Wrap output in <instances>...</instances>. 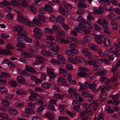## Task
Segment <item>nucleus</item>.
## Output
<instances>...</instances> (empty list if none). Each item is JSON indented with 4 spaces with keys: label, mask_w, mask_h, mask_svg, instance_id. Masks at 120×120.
<instances>
[{
    "label": "nucleus",
    "mask_w": 120,
    "mask_h": 120,
    "mask_svg": "<svg viewBox=\"0 0 120 120\" xmlns=\"http://www.w3.org/2000/svg\"><path fill=\"white\" fill-rule=\"evenodd\" d=\"M0 92L3 94H6L8 93V90L6 87L1 86L0 87Z\"/></svg>",
    "instance_id": "c756f323"
},
{
    "label": "nucleus",
    "mask_w": 120,
    "mask_h": 120,
    "mask_svg": "<svg viewBox=\"0 0 120 120\" xmlns=\"http://www.w3.org/2000/svg\"><path fill=\"white\" fill-rule=\"evenodd\" d=\"M98 81L96 80L92 84H90L89 85V88L90 89H93L95 88L96 86L98 84Z\"/></svg>",
    "instance_id": "a878e982"
},
{
    "label": "nucleus",
    "mask_w": 120,
    "mask_h": 120,
    "mask_svg": "<svg viewBox=\"0 0 120 120\" xmlns=\"http://www.w3.org/2000/svg\"><path fill=\"white\" fill-rule=\"evenodd\" d=\"M74 94L76 98L78 99L80 101H82V98L79 94L75 92Z\"/></svg>",
    "instance_id": "37998d69"
},
{
    "label": "nucleus",
    "mask_w": 120,
    "mask_h": 120,
    "mask_svg": "<svg viewBox=\"0 0 120 120\" xmlns=\"http://www.w3.org/2000/svg\"><path fill=\"white\" fill-rule=\"evenodd\" d=\"M88 46L92 51H96L98 49V46L95 45L91 43H89L88 45Z\"/></svg>",
    "instance_id": "f8f14e48"
},
{
    "label": "nucleus",
    "mask_w": 120,
    "mask_h": 120,
    "mask_svg": "<svg viewBox=\"0 0 120 120\" xmlns=\"http://www.w3.org/2000/svg\"><path fill=\"white\" fill-rule=\"evenodd\" d=\"M17 80L19 82L22 84H25L26 83L25 79L21 76H18L17 77Z\"/></svg>",
    "instance_id": "6e6552de"
},
{
    "label": "nucleus",
    "mask_w": 120,
    "mask_h": 120,
    "mask_svg": "<svg viewBox=\"0 0 120 120\" xmlns=\"http://www.w3.org/2000/svg\"><path fill=\"white\" fill-rule=\"evenodd\" d=\"M51 85V84L49 83H42L41 86L45 89H47L50 87V86Z\"/></svg>",
    "instance_id": "393cba45"
},
{
    "label": "nucleus",
    "mask_w": 120,
    "mask_h": 120,
    "mask_svg": "<svg viewBox=\"0 0 120 120\" xmlns=\"http://www.w3.org/2000/svg\"><path fill=\"white\" fill-rule=\"evenodd\" d=\"M56 57L58 59L64 61L66 60L64 56L61 55H58Z\"/></svg>",
    "instance_id": "3c124183"
},
{
    "label": "nucleus",
    "mask_w": 120,
    "mask_h": 120,
    "mask_svg": "<svg viewBox=\"0 0 120 120\" xmlns=\"http://www.w3.org/2000/svg\"><path fill=\"white\" fill-rule=\"evenodd\" d=\"M25 110L26 112L30 114L31 115H32L34 113V112L32 110L28 108H26L25 109Z\"/></svg>",
    "instance_id": "79ce46f5"
},
{
    "label": "nucleus",
    "mask_w": 120,
    "mask_h": 120,
    "mask_svg": "<svg viewBox=\"0 0 120 120\" xmlns=\"http://www.w3.org/2000/svg\"><path fill=\"white\" fill-rule=\"evenodd\" d=\"M78 70L79 72L77 73V75L81 77H82V68L80 67H79Z\"/></svg>",
    "instance_id": "c03bdc74"
},
{
    "label": "nucleus",
    "mask_w": 120,
    "mask_h": 120,
    "mask_svg": "<svg viewBox=\"0 0 120 120\" xmlns=\"http://www.w3.org/2000/svg\"><path fill=\"white\" fill-rule=\"evenodd\" d=\"M56 40L59 42H60L64 44H68L70 42V41L68 40L65 39L64 38L60 37H56Z\"/></svg>",
    "instance_id": "423d86ee"
},
{
    "label": "nucleus",
    "mask_w": 120,
    "mask_h": 120,
    "mask_svg": "<svg viewBox=\"0 0 120 120\" xmlns=\"http://www.w3.org/2000/svg\"><path fill=\"white\" fill-rule=\"evenodd\" d=\"M10 3V4H11L12 5L15 6H18L19 4L16 0H12Z\"/></svg>",
    "instance_id": "6e6d98bb"
},
{
    "label": "nucleus",
    "mask_w": 120,
    "mask_h": 120,
    "mask_svg": "<svg viewBox=\"0 0 120 120\" xmlns=\"http://www.w3.org/2000/svg\"><path fill=\"white\" fill-rule=\"evenodd\" d=\"M58 119V120H69V118L65 116H59Z\"/></svg>",
    "instance_id": "774afa93"
},
{
    "label": "nucleus",
    "mask_w": 120,
    "mask_h": 120,
    "mask_svg": "<svg viewBox=\"0 0 120 120\" xmlns=\"http://www.w3.org/2000/svg\"><path fill=\"white\" fill-rule=\"evenodd\" d=\"M47 71L49 75H51L54 73V71L53 69L47 68Z\"/></svg>",
    "instance_id": "e2e57ef3"
},
{
    "label": "nucleus",
    "mask_w": 120,
    "mask_h": 120,
    "mask_svg": "<svg viewBox=\"0 0 120 120\" xmlns=\"http://www.w3.org/2000/svg\"><path fill=\"white\" fill-rule=\"evenodd\" d=\"M29 8L30 10L35 13L36 11V9L34 6L33 5H31L29 6Z\"/></svg>",
    "instance_id": "8fccbe9b"
},
{
    "label": "nucleus",
    "mask_w": 120,
    "mask_h": 120,
    "mask_svg": "<svg viewBox=\"0 0 120 120\" xmlns=\"http://www.w3.org/2000/svg\"><path fill=\"white\" fill-rule=\"evenodd\" d=\"M48 51L50 53L52 54L57 55L59 53V51H57L54 48L49 49Z\"/></svg>",
    "instance_id": "5701e85b"
},
{
    "label": "nucleus",
    "mask_w": 120,
    "mask_h": 120,
    "mask_svg": "<svg viewBox=\"0 0 120 120\" xmlns=\"http://www.w3.org/2000/svg\"><path fill=\"white\" fill-rule=\"evenodd\" d=\"M14 30L16 31H22L23 30V28L21 26H17L14 27Z\"/></svg>",
    "instance_id": "4c0bfd02"
},
{
    "label": "nucleus",
    "mask_w": 120,
    "mask_h": 120,
    "mask_svg": "<svg viewBox=\"0 0 120 120\" xmlns=\"http://www.w3.org/2000/svg\"><path fill=\"white\" fill-rule=\"evenodd\" d=\"M74 31L72 30L70 32V34L71 35L74 36H77L78 35L77 33L75 31L81 33H82V30L80 29L79 28H75L74 29Z\"/></svg>",
    "instance_id": "1a4fd4ad"
},
{
    "label": "nucleus",
    "mask_w": 120,
    "mask_h": 120,
    "mask_svg": "<svg viewBox=\"0 0 120 120\" xmlns=\"http://www.w3.org/2000/svg\"><path fill=\"white\" fill-rule=\"evenodd\" d=\"M15 11L18 15L17 18V20L18 22H22L23 23L25 22L26 18L23 17L22 14L20 13L18 10H15Z\"/></svg>",
    "instance_id": "20e7f679"
},
{
    "label": "nucleus",
    "mask_w": 120,
    "mask_h": 120,
    "mask_svg": "<svg viewBox=\"0 0 120 120\" xmlns=\"http://www.w3.org/2000/svg\"><path fill=\"white\" fill-rule=\"evenodd\" d=\"M11 54V52L9 50L0 49V55L2 54L9 55Z\"/></svg>",
    "instance_id": "412c9836"
},
{
    "label": "nucleus",
    "mask_w": 120,
    "mask_h": 120,
    "mask_svg": "<svg viewBox=\"0 0 120 120\" xmlns=\"http://www.w3.org/2000/svg\"><path fill=\"white\" fill-rule=\"evenodd\" d=\"M21 54L22 57H28L29 56V54L25 51H22Z\"/></svg>",
    "instance_id": "0e129e2a"
},
{
    "label": "nucleus",
    "mask_w": 120,
    "mask_h": 120,
    "mask_svg": "<svg viewBox=\"0 0 120 120\" xmlns=\"http://www.w3.org/2000/svg\"><path fill=\"white\" fill-rule=\"evenodd\" d=\"M34 36L38 39H40L43 34L42 30L37 27L35 28L33 30Z\"/></svg>",
    "instance_id": "f03ea898"
},
{
    "label": "nucleus",
    "mask_w": 120,
    "mask_h": 120,
    "mask_svg": "<svg viewBox=\"0 0 120 120\" xmlns=\"http://www.w3.org/2000/svg\"><path fill=\"white\" fill-rule=\"evenodd\" d=\"M21 4L24 7H26L29 5V3L26 0L22 1H21Z\"/></svg>",
    "instance_id": "13d9d810"
},
{
    "label": "nucleus",
    "mask_w": 120,
    "mask_h": 120,
    "mask_svg": "<svg viewBox=\"0 0 120 120\" xmlns=\"http://www.w3.org/2000/svg\"><path fill=\"white\" fill-rule=\"evenodd\" d=\"M95 59H94V61H90L88 62V64L90 65H94L97 64V61L98 60H100V59L98 56H95L94 57Z\"/></svg>",
    "instance_id": "0eeeda50"
},
{
    "label": "nucleus",
    "mask_w": 120,
    "mask_h": 120,
    "mask_svg": "<svg viewBox=\"0 0 120 120\" xmlns=\"http://www.w3.org/2000/svg\"><path fill=\"white\" fill-rule=\"evenodd\" d=\"M89 81H86L83 85V90H86L87 87H89L90 84Z\"/></svg>",
    "instance_id": "c9c22d12"
},
{
    "label": "nucleus",
    "mask_w": 120,
    "mask_h": 120,
    "mask_svg": "<svg viewBox=\"0 0 120 120\" xmlns=\"http://www.w3.org/2000/svg\"><path fill=\"white\" fill-rule=\"evenodd\" d=\"M25 21V22L23 23H25L26 25H30L31 26L33 25L32 22L29 21L28 19V18H26V19Z\"/></svg>",
    "instance_id": "680f3d73"
},
{
    "label": "nucleus",
    "mask_w": 120,
    "mask_h": 120,
    "mask_svg": "<svg viewBox=\"0 0 120 120\" xmlns=\"http://www.w3.org/2000/svg\"><path fill=\"white\" fill-rule=\"evenodd\" d=\"M59 12L61 14L67 16L69 15L68 12L65 11L64 9L62 7H60L58 10Z\"/></svg>",
    "instance_id": "9d476101"
},
{
    "label": "nucleus",
    "mask_w": 120,
    "mask_h": 120,
    "mask_svg": "<svg viewBox=\"0 0 120 120\" xmlns=\"http://www.w3.org/2000/svg\"><path fill=\"white\" fill-rule=\"evenodd\" d=\"M68 61L74 64H76L77 63V62L74 59L70 57H69L68 59Z\"/></svg>",
    "instance_id": "4d7b16f0"
},
{
    "label": "nucleus",
    "mask_w": 120,
    "mask_h": 120,
    "mask_svg": "<svg viewBox=\"0 0 120 120\" xmlns=\"http://www.w3.org/2000/svg\"><path fill=\"white\" fill-rule=\"evenodd\" d=\"M55 43L52 41H47L46 43L47 46L50 47H54L55 46Z\"/></svg>",
    "instance_id": "f704fd0d"
},
{
    "label": "nucleus",
    "mask_w": 120,
    "mask_h": 120,
    "mask_svg": "<svg viewBox=\"0 0 120 120\" xmlns=\"http://www.w3.org/2000/svg\"><path fill=\"white\" fill-rule=\"evenodd\" d=\"M56 19L57 21L60 23L64 22L65 21L64 18L61 15H60L57 16Z\"/></svg>",
    "instance_id": "4be33fe9"
},
{
    "label": "nucleus",
    "mask_w": 120,
    "mask_h": 120,
    "mask_svg": "<svg viewBox=\"0 0 120 120\" xmlns=\"http://www.w3.org/2000/svg\"><path fill=\"white\" fill-rule=\"evenodd\" d=\"M33 43L34 45L38 47L40 44V42L37 39H35L34 40Z\"/></svg>",
    "instance_id": "69168bd1"
},
{
    "label": "nucleus",
    "mask_w": 120,
    "mask_h": 120,
    "mask_svg": "<svg viewBox=\"0 0 120 120\" xmlns=\"http://www.w3.org/2000/svg\"><path fill=\"white\" fill-rule=\"evenodd\" d=\"M96 64L93 65L94 66L93 69L95 70H98L100 69H101L102 67L100 65H96Z\"/></svg>",
    "instance_id": "5fc2aeb1"
},
{
    "label": "nucleus",
    "mask_w": 120,
    "mask_h": 120,
    "mask_svg": "<svg viewBox=\"0 0 120 120\" xmlns=\"http://www.w3.org/2000/svg\"><path fill=\"white\" fill-rule=\"evenodd\" d=\"M89 78L93 80H95L96 78L95 75L92 73H90L88 75Z\"/></svg>",
    "instance_id": "864d4df0"
},
{
    "label": "nucleus",
    "mask_w": 120,
    "mask_h": 120,
    "mask_svg": "<svg viewBox=\"0 0 120 120\" xmlns=\"http://www.w3.org/2000/svg\"><path fill=\"white\" fill-rule=\"evenodd\" d=\"M34 90L37 92H44V90L41 88L39 87H36L34 89Z\"/></svg>",
    "instance_id": "338daca9"
},
{
    "label": "nucleus",
    "mask_w": 120,
    "mask_h": 120,
    "mask_svg": "<svg viewBox=\"0 0 120 120\" xmlns=\"http://www.w3.org/2000/svg\"><path fill=\"white\" fill-rule=\"evenodd\" d=\"M99 80L102 83L105 82L107 84L109 81V80L106 77L104 76H101L100 77Z\"/></svg>",
    "instance_id": "ddd939ff"
},
{
    "label": "nucleus",
    "mask_w": 120,
    "mask_h": 120,
    "mask_svg": "<svg viewBox=\"0 0 120 120\" xmlns=\"http://www.w3.org/2000/svg\"><path fill=\"white\" fill-rule=\"evenodd\" d=\"M83 26H86L88 29H91L92 28V26L90 22L87 21H85L83 20Z\"/></svg>",
    "instance_id": "4468645a"
},
{
    "label": "nucleus",
    "mask_w": 120,
    "mask_h": 120,
    "mask_svg": "<svg viewBox=\"0 0 120 120\" xmlns=\"http://www.w3.org/2000/svg\"><path fill=\"white\" fill-rule=\"evenodd\" d=\"M110 25L113 29H116L117 28V25L116 22L114 21H112L110 23Z\"/></svg>",
    "instance_id": "a18cd8bd"
},
{
    "label": "nucleus",
    "mask_w": 120,
    "mask_h": 120,
    "mask_svg": "<svg viewBox=\"0 0 120 120\" xmlns=\"http://www.w3.org/2000/svg\"><path fill=\"white\" fill-rule=\"evenodd\" d=\"M8 115L4 113L0 114V117L4 120L6 118H7Z\"/></svg>",
    "instance_id": "052dcab7"
},
{
    "label": "nucleus",
    "mask_w": 120,
    "mask_h": 120,
    "mask_svg": "<svg viewBox=\"0 0 120 120\" xmlns=\"http://www.w3.org/2000/svg\"><path fill=\"white\" fill-rule=\"evenodd\" d=\"M119 95V94H117L113 96L112 95H110L109 96V97L110 98L112 97V99L114 100L112 103V104L113 105H116L119 104V101L117 99Z\"/></svg>",
    "instance_id": "39448f33"
},
{
    "label": "nucleus",
    "mask_w": 120,
    "mask_h": 120,
    "mask_svg": "<svg viewBox=\"0 0 120 120\" xmlns=\"http://www.w3.org/2000/svg\"><path fill=\"white\" fill-rule=\"evenodd\" d=\"M44 8L46 11L49 12L51 13L53 11L52 8L50 5L48 4H45L44 6Z\"/></svg>",
    "instance_id": "dca6fc26"
},
{
    "label": "nucleus",
    "mask_w": 120,
    "mask_h": 120,
    "mask_svg": "<svg viewBox=\"0 0 120 120\" xmlns=\"http://www.w3.org/2000/svg\"><path fill=\"white\" fill-rule=\"evenodd\" d=\"M107 17L112 20H115L117 19V17L115 14L111 13H109L107 15Z\"/></svg>",
    "instance_id": "aec40b11"
},
{
    "label": "nucleus",
    "mask_w": 120,
    "mask_h": 120,
    "mask_svg": "<svg viewBox=\"0 0 120 120\" xmlns=\"http://www.w3.org/2000/svg\"><path fill=\"white\" fill-rule=\"evenodd\" d=\"M25 69L26 70L30 72L35 73L36 71L32 67L30 66L27 65L25 67Z\"/></svg>",
    "instance_id": "f3484780"
},
{
    "label": "nucleus",
    "mask_w": 120,
    "mask_h": 120,
    "mask_svg": "<svg viewBox=\"0 0 120 120\" xmlns=\"http://www.w3.org/2000/svg\"><path fill=\"white\" fill-rule=\"evenodd\" d=\"M63 5L68 10H70L72 8V7L70 4H68L65 2H63L62 3Z\"/></svg>",
    "instance_id": "cd10ccee"
},
{
    "label": "nucleus",
    "mask_w": 120,
    "mask_h": 120,
    "mask_svg": "<svg viewBox=\"0 0 120 120\" xmlns=\"http://www.w3.org/2000/svg\"><path fill=\"white\" fill-rule=\"evenodd\" d=\"M50 61L51 63L53 64H57L59 65H60L61 64L60 61L54 58H52L51 60Z\"/></svg>",
    "instance_id": "de8ad7c7"
},
{
    "label": "nucleus",
    "mask_w": 120,
    "mask_h": 120,
    "mask_svg": "<svg viewBox=\"0 0 120 120\" xmlns=\"http://www.w3.org/2000/svg\"><path fill=\"white\" fill-rule=\"evenodd\" d=\"M91 106V104H89L87 103L83 104V108H85L83 111V115L86 114L88 109Z\"/></svg>",
    "instance_id": "9b49d317"
},
{
    "label": "nucleus",
    "mask_w": 120,
    "mask_h": 120,
    "mask_svg": "<svg viewBox=\"0 0 120 120\" xmlns=\"http://www.w3.org/2000/svg\"><path fill=\"white\" fill-rule=\"evenodd\" d=\"M8 112L10 114L12 115H15L18 113L17 110L13 108L9 109L8 110Z\"/></svg>",
    "instance_id": "2eb2a0df"
},
{
    "label": "nucleus",
    "mask_w": 120,
    "mask_h": 120,
    "mask_svg": "<svg viewBox=\"0 0 120 120\" xmlns=\"http://www.w3.org/2000/svg\"><path fill=\"white\" fill-rule=\"evenodd\" d=\"M38 19L42 22H45V18L43 15L40 14H39L38 15Z\"/></svg>",
    "instance_id": "ea45409f"
},
{
    "label": "nucleus",
    "mask_w": 120,
    "mask_h": 120,
    "mask_svg": "<svg viewBox=\"0 0 120 120\" xmlns=\"http://www.w3.org/2000/svg\"><path fill=\"white\" fill-rule=\"evenodd\" d=\"M72 104L74 106L73 107V109L80 112H82V110L78 106L81 104L80 102L78 101L74 100H73Z\"/></svg>",
    "instance_id": "f257e3e1"
},
{
    "label": "nucleus",
    "mask_w": 120,
    "mask_h": 120,
    "mask_svg": "<svg viewBox=\"0 0 120 120\" xmlns=\"http://www.w3.org/2000/svg\"><path fill=\"white\" fill-rule=\"evenodd\" d=\"M30 95L29 97V100L30 101H35L37 99L36 96L38 95V94L34 91L31 90H29Z\"/></svg>",
    "instance_id": "7ed1b4c3"
},
{
    "label": "nucleus",
    "mask_w": 120,
    "mask_h": 120,
    "mask_svg": "<svg viewBox=\"0 0 120 120\" xmlns=\"http://www.w3.org/2000/svg\"><path fill=\"white\" fill-rule=\"evenodd\" d=\"M68 92L69 94L72 95H74L75 92V91L71 87H70L68 89Z\"/></svg>",
    "instance_id": "09e8293b"
},
{
    "label": "nucleus",
    "mask_w": 120,
    "mask_h": 120,
    "mask_svg": "<svg viewBox=\"0 0 120 120\" xmlns=\"http://www.w3.org/2000/svg\"><path fill=\"white\" fill-rule=\"evenodd\" d=\"M107 97V94L105 93H101L100 96V100L101 101H103L105 100Z\"/></svg>",
    "instance_id": "bb28decb"
},
{
    "label": "nucleus",
    "mask_w": 120,
    "mask_h": 120,
    "mask_svg": "<svg viewBox=\"0 0 120 120\" xmlns=\"http://www.w3.org/2000/svg\"><path fill=\"white\" fill-rule=\"evenodd\" d=\"M104 42L105 45L106 46H109L110 45V42L108 38H106L104 39Z\"/></svg>",
    "instance_id": "72a5a7b5"
},
{
    "label": "nucleus",
    "mask_w": 120,
    "mask_h": 120,
    "mask_svg": "<svg viewBox=\"0 0 120 120\" xmlns=\"http://www.w3.org/2000/svg\"><path fill=\"white\" fill-rule=\"evenodd\" d=\"M32 22L33 23L38 26H40L41 25V22L35 18L33 19Z\"/></svg>",
    "instance_id": "2f4dec72"
},
{
    "label": "nucleus",
    "mask_w": 120,
    "mask_h": 120,
    "mask_svg": "<svg viewBox=\"0 0 120 120\" xmlns=\"http://www.w3.org/2000/svg\"><path fill=\"white\" fill-rule=\"evenodd\" d=\"M2 104L5 106H8L10 104V102L8 100H3L1 101Z\"/></svg>",
    "instance_id": "473e14b6"
},
{
    "label": "nucleus",
    "mask_w": 120,
    "mask_h": 120,
    "mask_svg": "<svg viewBox=\"0 0 120 120\" xmlns=\"http://www.w3.org/2000/svg\"><path fill=\"white\" fill-rule=\"evenodd\" d=\"M100 60L101 62L104 63L107 65L110 64L111 63L110 62L109 60L105 59H100Z\"/></svg>",
    "instance_id": "7c9ffc66"
},
{
    "label": "nucleus",
    "mask_w": 120,
    "mask_h": 120,
    "mask_svg": "<svg viewBox=\"0 0 120 120\" xmlns=\"http://www.w3.org/2000/svg\"><path fill=\"white\" fill-rule=\"evenodd\" d=\"M94 38L95 41L98 44L101 45L102 44V40L100 37H99L97 38L94 37Z\"/></svg>",
    "instance_id": "a19ab883"
},
{
    "label": "nucleus",
    "mask_w": 120,
    "mask_h": 120,
    "mask_svg": "<svg viewBox=\"0 0 120 120\" xmlns=\"http://www.w3.org/2000/svg\"><path fill=\"white\" fill-rule=\"evenodd\" d=\"M97 100H95L92 103V104L94 105L93 110L94 111H95L98 108V106L97 105Z\"/></svg>",
    "instance_id": "49530a36"
},
{
    "label": "nucleus",
    "mask_w": 120,
    "mask_h": 120,
    "mask_svg": "<svg viewBox=\"0 0 120 120\" xmlns=\"http://www.w3.org/2000/svg\"><path fill=\"white\" fill-rule=\"evenodd\" d=\"M29 51L32 52H37L38 51V49L36 47L31 46L29 47Z\"/></svg>",
    "instance_id": "a211bd4d"
},
{
    "label": "nucleus",
    "mask_w": 120,
    "mask_h": 120,
    "mask_svg": "<svg viewBox=\"0 0 120 120\" xmlns=\"http://www.w3.org/2000/svg\"><path fill=\"white\" fill-rule=\"evenodd\" d=\"M96 74L101 75H106L107 74V72L105 70H103L101 71L97 72Z\"/></svg>",
    "instance_id": "58836bf2"
},
{
    "label": "nucleus",
    "mask_w": 120,
    "mask_h": 120,
    "mask_svg": "<svg viewBox=\"0 0 120 120\" xmlns=\"http://www.w3.org/2000/svg\"><path fill=\"white\" fill-rule=\"evenodd\" d=\"M105 110L107 111V113L108 114L111 113L113 112V110L109 106H106L105 108Z\"/></svg>",
    "instance_id": "c85d7f7f"
},
{
    "label": "nucleus",
    "mask_w": 120,
    "mask_h": 120,
    "mask_svg": "<svg viewBox=\"0 0 120 120\" xmlns=\"http://www.w3.org/2000/svg\"><path fill=\"white\" fill-rule=\"evenodd\" d=\"M77 20L78 21L80 22L79 24V27L81 28H82V17L80 16H79Z\"/></svg>",
    "instance_id": "b1692460"
},
{
    "label": "nucleus",
    "mask_w": 120,
    "mask_h": 120,
    "mask_svg": "<svg viewBox=\"0 0 120 120\" xmlns=\"http://www.w3.org/2000/svg\"><path fill=\"white\" fill-rule=\"evenodd\" d=\"M35 61L38 63H41L44 61L43 57L40 56H37L35 57Z\"/></svg>",
    "instance_id": "6ab92c4d"
},
{
    "label": "nucleus",
    "mask_w": 120,
    "mask_h": 120,
    "mask_svg": "<svg viewBox=\"0 0 120 120\" xmlns=\"http://www.w3.org/2000/svg\"><path fill=\"white\" fill-rule=\"evenodd\" d=\"M15 106L17 107H20L23 106L24 103L20 102L19 101H17L15 103Z\"/></svg>",
    "instance_id": "603ef678"
},
{
    "label": "nucleus",
    "mask_w": 120,
    "mask_h": 120,
    "mask_svg": "<svg viewBox=\"0 0 120 120\" xmlns=\"http://www.w3.org/2000/svg\"><path fill=\"white\" fill-rule=\"evenodd\" d=\"M66 114L71 117H73L76 114V113L74 111L72 112L68 110L66 111Z\"/></svg>",
    "instance_id": "e433bc0d"
},
{
    "label": "nucleus",
    "mask_w": 120,
    "mask_h": 120,
    "mask_svg": "<svg viewBox=\"0 0 120 120\" xmlns=\"http://www.w3.org/2000/svg\"><path fill=\"white\" fill-rule=\"evenodd\" d=\"M44 31L47 33L49 34H52L53 32V31L51 29L48 28H46L44 29Z\"/></svg>",
    "instance_id": "bf43d9fd"
}]
</instances>
